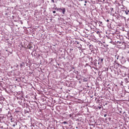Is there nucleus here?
<instances>
[{"label":"nucleus","instance_id":"1","mask_svg":"<svg viewBox=\"0 0 129 129\" xmlns=\"http://www.w3.org/2000/svg\"><path fill=\"white\" fill-rule=\"evenodd\" d=\"M88 80H89V78H84L83 81V82H87V81H88Z\"/></svg>","mask_w":129,"mask_h":129},{"label":"nucleus","instance_id":"2","mask_svg":"<svg viewBox=\"0 0 129 129\" xmlns=\"http://www.w3.org/2000/svg\"><path fill=\"white\" fill-rule=\"evenodd\" d=\"M61 12L62 13L63 15L65 14V13L66 12V9L65 8H62V10H61Z\"/></svg>","mask_w":129,"mask_h":129},{"label":"nucleus","instance_id":"3","mask_svg":"<svg viewBox=\"0 0 129 129\" xmlns=\"http://www.w3.org/2000/svg\"><path fill=\"white\" fill-rule=\"evenodd\" d=\"M108 39L109 43H111V44H112V41L111 40V39L109 38V37H108Z\"/></svg>","mask_w":129,"mask_h":129},{"label":"nucleus","instance_id":"4","mask_svg":"<svg viewBox=\"0 0 129 129\" xmlns=\"http://www.w3.org/2000/svg\"><path fill=\"white\" fill-rule=\"evenodd\" d=\"M117 44H119V45H122V43L119 41H117Z\"/></svg>","mask_w":129,"mask_h":129},{"label":"nucleus","instance_id":"5","mask_svg":"<svg viewBox=\"0 0 129 129\" xmlns=\"http://www.w3.org/2000/svg\"><path fill=\"white\" fill-rule=\"evenodd\" d=\"M55 10H57V11H58L59 12V11H60V8H56L55 9Z\"/></svg>","mask_w":129,"mask_h":129},{"label":"nucleus","instance_id":"6","mask_svg":"<svg viewBox=\"0 0 129 129\" xmlns=\"http://www.w3.org/2000/svg\"><path fill=\"white\" fill-rule=\"evenodd\" d=\"M62 123H64V124H68V123L66 121H64L62 122Z\"/></svg>","mask_w":129,"mask_h":129},{"label":"nucleus","instance_id":"7","mask_svg":"<svg viewBox=\"0 0 129 129\" xmlns=\"http://www.w3.org/2000/svg\"><path fill=\"white\" fill-rule=\"evenodd\" d=\"M120 17H121V19H124V20H125V17H123V16H120Z\"/></svg>","mask_w":129,"mask_h":129},{"label":"nucleus","instance_id":"8","mask_svg":"<svg viewBox=\"0 0 129 129\" xmlns=\"http://www.w3.org/2000/svg\"><path fill=\"white\" fill-rule=\"evenodd\" d=\"M96 33H97V34L98 35H99V34H100V31H97Z\"/></svg>","mask_w":129,"mask_h":129},{"label":"nucleus","instance_id":"9","mask_svg":"<svg viewBox=\"0 0 129 129\" xmlns=\"http://www.w3.org/2000/svg\"><path fill=\"white\" fill-rule=\"evenodd\" d=\"M22 66H23V63H20V67L21 68H22Z\"/></svg>","mask_w":129,"mask_h":129},{"label":"nucleus","instance_id":"10","mask_svg":"<svg viewBox=\"0 0 129 129\" xmlns=\"http://www.w3.org/2000/svg\"><path fill=\"white\" fill-rule=\"evenodd\" d=\"M100 62H103V58H101V59Z\"/></svg>","mask_w":129,"mask_h":129},{"label":"nucleus","instance_id":"11","mask_svg":"<svg viewBox=\"0 0 129 129\" xmlns=\"http://www.w3.org/2000/svg\"><path fill=\"white\" fill-rule=\"evenodd\" d=\"M63 9V8H59V12H62V10Z\"/></svg>","mask_w":129,"mask_h":129},{"label":"nucleus","instance_id":"12","mask_svg":"<svg viewBox=\"0 0 129 129\" xmlns=\"http://www.w3.org/2000/svg\"><path fill=\"white\" fill-rule=\"evenodd\" d=\"M104 117H106V116H107V115L106 114H105L104 115Z\"/></svg>","mask_w":129,"mask_h":129},{"label":"nucleus","instance_id":"13","mask_svg":"<svg viewBox=\"0 0 129 129\" xmlns=\"http://www.w3.org/2000/svg\"><path fill=\"white\" fill-rule=\"evenodd\" d=\"M125 14L126 15H128V13L126 11H125Z\"/></svg>","mask_w":129,"mask_h":129},{"label":"nucleus","instance_id":"14","mask_svg":"<svg viewBox=\"0 0 129 129\" xmlns=\"http://www.w3.org/2000/svg\"><path fill=\"white\" fill-rule=\"evenodd\" d=\"M116 64H117V66H118V67H119V66H120V64H119V63H116Z\"/></svg>","mask_w":129,"mask_h":129},{"label":"nucleus","instance_id":"15","mask_svg":"<svg viewBox=\"0 0 129 129\" xmlns=\"http://www.w3.org/2000/svg\"><path fill=\"white\" fill-rule=\"evenodd\" d=\"M91 125H92V126H93V127H94V126H95V125L94 124H91Z\"/></svg>","mask_w":129,"mask_h":129},{"label":"nucleus","instance_id":"16","mask_svg":"<svg viewBox=\"0 0 129 129\" xmlns=\"http://www.w3.org/2000/svg\"><path fill=\"white\" fill-rule=\"evenodd\" d=\"M98 108H99V109H101V107L100 106H98Z\"/></svg>","mask_w":129,"mask_h":129},{"label":"nucleus","instance_id":"17","mask_svg":"<svg viewBox=\"0 0 129 129\" xmlns=\"http://www.w3.org/2000/svg\"><path fill=\"white\" fill-rule=\"evenodd\" d=\"M118 57H119V56L118 55L116 57V60H118Z\"/></svg>","mask_w":129,"mask_h":129},{"label":"nucleus","instance_id":"18","mask_svg":"<svg viewBox=\"0 0 129 129\" xmlns=\"http://www.w3.org/2000/svg\"><path fill=\"white\" fill-rule=\"evenodd\" d=\"M53 14H56V11H53Z\"/></svg>","mask_w":129,"mask_h":129},{"label":"nucleus","instance_id":"19","mask_svg":"<svg viewBox=\"0 0 129 129\" xmlns=\"http://www.w3.org/2000/svg\"><path fill=\"white\" fill-rule=\"evenodd\" d=\"M32 48H33V46H30L29 47V49H32Z\"/></svg>","mask_w":129,"mask_h":129},{"label":"nucleus","instance_id":"20","mask_svg":"<svg viewBox=\"0 0 129 129\" xmlns=\"http://www.w3.org/2000/svg\"><path fill=\"white\" fill-rule=\"evenodd\" d=\"M13 126H14V127L16 126V124H13Z\"/></svg>","mask_w":129,"mask_h":129},{"label":"nucleus","instance_id":"21","mask_svg":"<svg viewBox=\"0 0 129 129\" xmlns=\"http://www.w3.org/2000/svg\"><path fill=\"white\" fill-rule=\"evenodd\" d=\"M89 59H92V57H90V56H89Z\"/></svg>","mask_w":129,"mask_h":129},{"label":"nucleus","instance_id":"22","mask_svg":"<svg viewBox=\"0 0 129 129\" xmlns=\"http://www.w3.org/2000/svg\"><path fill=\"white\" fill-rule=\"evenodd\" d=\"M52 3H54V0H51Z\"/></svg>","mask_w":129,"mask_h":129},{"label":"nucleus","instance_id":"23","mask_svg":"<svg viewBox=\"0 0 129 129\" xmlns=\"http://www.w3.org/2000/svg\"><path fill=\"white\" fill-rule=\"evenodd\" d=\"M19 68V65H17V66H16V68Z\"/></svg>","mask_w":129,"mask_h":129},{"label":"nucleus","instance_id":"24","mask_svg":"<svg viewBox=\"0 0 129 129\" xmlns=\"http://www.w3.org/2000/svg\"><path fill=\"white\" fill-rule=\"evenodd\" d=\"M1 128H4V126H2Z\"/></svg>","mask_w":129,"mask_h":129},{"label":"nucleus","instance_id":"25","mask_svg":"<svg viewBox=\"0 0 129 129\" xmlns=\"http://www.w3.org/2000/svg\"><path fill=\"white\" fill-rule=\"evenodd\" d=\"M77 44H79V42H78V41L77 42Z\"/></svg>","mask_w":129,"mask_h":129},{"label":"nucleus","instance_id":"26","mask_svg":"<svg viewBox=\"0 0 129 129\" xmlns=\"http://www.w3.org/2000/svg\"><path fill=\"white\" fill-rule=\"evenodd\" d=\"M106 22H109V20H107Z\"/></svg>","mask_w":129,"mask_h":129},{"label":"nucleus","instance_id":"27","mask_svg":"<svg viewBox=\"0 0 129 129\" xmlns=\"http://www.w3.org/2000/svg\"><path fill=\"white\" fill-rule=\"evenodd\" d=\"M100 24H102V22H100Z\"/></svg>","mask_w":129,"mask_h":129},{"label":"nucleus","instance_id":"28","mask_svg":"<svg viewBox=\"0 0 129 129\" xmlns=\"http://www.w3.org/2000/svg\"><path fill=\"white\" fill-rule=\"evenodd\" d=\"M76 73H78V71H77V72H76Z\"/></svg>","mask_w":129,"mask_h":129},{"label":"nucleus","instance_id":"29","mask_svg":"<svg viewBox=\"0 0 129 129\" xmlns=\"http://www.w3.org/2000/svg\"><path fill=\"white\" fill-rule=\"evenodd\" d=\"M85 4H86V3H87V2L85 1Z\"/></svg>","mask_w":129,"mask_h":129},{"label":"nucleus","instance_id":"30","mask_svg":"<svg viewBox=\"0 0 129 129\" xmlns=\"http://www.w3.org/2000/svg\"><path fill=\"white\" fill-rule=\"evenodd\" d=\"M114 63H116V61L115 60Z\"/></svg>","mask_w":129,"mask_h":129},{"label":"nucleus","instance_id":"31","mask_svg":"<svg viewBox=\"0 0 129 129\" xmlns=\"http://www.w3.org/2000/svg\"><path fill=\"white\" fill-rule=\"evenodd\" d=\"M6 128H7V129H9V127H7Z\"/></svg>","mask_w":129,"mask_h":129},{"label":"nucleus","instance_id":"32","mask_svg":"<svg viewBox=\"0 0 129 129\" xmlns=\"http://www.w3.org/2000/svg\"><path fill=\"white\" fill-rule=\"evenodd\" d=\"M11 120H13V118H11Z\"/></svg>","mask_w":129,"mask_h":129},{"label":"nucleus","instance_id":"33","mask_svg":"<svg viewBox=\"0 0 129 129\" xmlns=\"http://www.w3.org/2000/svg\"><path fill=\"white\" fill-rule=\"evenodd\" d=\"M16 125L17 124V122H16Z\"/></svg>","mask_w":129,"mask_h":129},{"label":"nucleus","instance_id":"34","mask_svg":"<svg viewBox=\"0 0 129 129\" xmlns=\"http://www.w3.org/2000/svg\"><path fill=\"white\" fill-rule=\"evenodd\" d=\"M54 7H55V6H56V5L54 4Z\"/></svg>","mask_w":129,"mask_h":129},{"label":"nucleus","instance_id":"35","mask_svg":"<svg viewBox=\"0 0 129 129\" xmlns=\"http://www.w3.org/2000/svg\"><path fill=\"white\" fill-rule=\"evenodd\" d=\"M122 59H123V56L122 57Z\"/></svg>","mask_w":129,"mask_h":129},{"label":"nucleus","instance_id":"36","mask_svg":"<svg viewBox=\"0 0 129 129\" xmlns=\"http://www.w3.org/2000/svg\"><path fill=\"white\" fill-rule=\"evenodd\" d=\"M84 6H86V4H84Z\"/></svg>","mask_w":129,"mask_h":129},{"label":"nucleus","instance_id":"37","mask_svg":"<svg viewBox=\"0 0 129 129\" xmlns=\"http://www.w3.org/2000/svg\"><path fill=\"white\" fill-rule=\"evenodd\" d=\"M113 10V8H112V11Z\"/></svg>","mask_w":129,"mask_h":129},{"label":"nucleus","instance_id":"38","mask_svg":"<svg viewBox=\"0 0 129 129\" xmlns=\"http://www.w3.org/2000/svg\"><path fill=\"white\" fill-rule=\"evenodd\" d=\"M76 128H78V127H76Z\"/></svg>","mask_w":129,"mask_h":129},{"label":"nucleus","instance_id":"39","mask_svg":"<svg viewBox=\"0 0 129 129\" xmlns=\"http://www.w3.org/2000/svg\"><path fill=\"white\" fill-rule=\"evenodd\" d=\"M128 12H129V11H128Z\"/></svg>","mask_w":129,"mask_h":129},{"label":"nucleus","instance_id":"40","mask_svg":"<svg viewBox=\"0 0 129 129\" xmlns=\"http://www.w3.org/2000/svg\"><path fill=\"white\" fill-rule=\"evenodd\" d=\"M115 57H116V55H115Z\"/></svg>","mask_w":129,"mask_h":129}]
</instances>
